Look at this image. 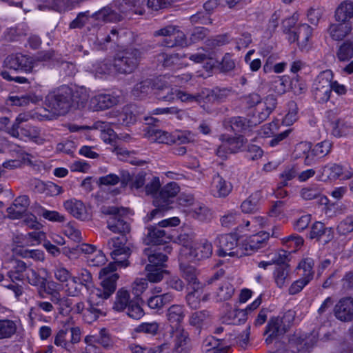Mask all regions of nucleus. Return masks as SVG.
<instances>
[{"label": "nucleus", "mask_w": 353, "mask_h": 353, "mask_svg": "<svg viewBox=\"0 0 353 353\" xmlns=\"http://www.w3.org/2000/svg\"><path fill=\"white\" fill-rule=\"evenodd\" d=\"M110 255L114 262L110 263L99 272V279L101 288H93L89 294L87 306L84 302L77 303L72 310L82 313L85 322L90 323L95 321L101 314L96 306L108 299L115 291L119 275L115 272L117 267L125 268L129 265L128 259L131 254V246L124 236L112 238L108 242Z\"/></svg>", "instance_id": "f257e3e1"}, {"label": "nucleus", "mask_w": 353, "mask_h": 353, "mask_svg": "<svg viewBox=\"0 0 353 353\" xmlns=\"http://www.w3.org/2000/svg\"><path fill=\"white\" fill-rule=\"evenodd\" d=\"M87 95L85 94L77 104L71 103V92L66 86H63L58 90L50 92L48 94L45 101V110L51 114H44L43 117L51 119L54 116L64 114L69 111L72 107L79 108L83 107L84 102L87 100Z\"/></svg>", "instance_id": "f03ea898"}, {"label": "nucleus", "mask_w": 353, "mask_h": 353, "mask_svg": "<svg viewBox=\"0 0 353 353\" xmlns=\"http://www.w3.org/2000/svg\"><path fill=\"white\" fill-rule=\"evenodd\" d=\"M176 241L182 245L180 251L181 264L185 268H188L184 264L185 260L196 261L209 258L213 251V247L207 240L195 241L192 236L187 234H180Z\"/></svg>", "instance_id": "7ed1b4c3"}, {"label": "nucleus", "mask_w": 353, "mask_h": 353, "mask_svg": "<svg viewBox=\"0 0 353 353\" xmlns=\"http://www.w3.org/2000/svg\"><path fill=\"white\" fill-rule=\"evenodd\" d=\"M168 323L175 328L171 332V336L175 342L176 349L186 344L188 334L180 325L185 316L184 308L180 305L170 306L166 313Z\"/></svg>", "instance_id": "20e7f679"}, {"label": "nucleus", "mask_w": 353, "mask_h": 353, "mask_svg": "<svg viewBox=\"0 0 353 353\" xmlns=\"http://www.w3.org/2000/svg\"><path fill=\"white\" fill-rule=\"evenodd\" d=\"M112 309L117 312L126 311L132 319H139L144 315V312L135 298L130 299L129 291L125 288L119 289L115 295Z\"/></svg>", "instance_id": "39448f33"}, {"label": "nucleus", "mask_w": 353, "mask_h": 353, "mask_svg": "<svg viewBox=\"0 0 353 353\" xmlns=\"http://www.w3.org/2000/svg\"><path fill=\"white\" fill-rule=\"evenodd\" d=\"M181 270L188 282L189 292L186 297L187 303L191 307L197 308L200 306L201 301L207 300L208 295L203 294L202 285L196 281V270L194 267L186 268L181 265Z\"/></svg>", "instance_id": "423d86ee"}, {"label": "nucleus", "mask_w": 353, "mask_h": 353, "mask_svg": "<svg viewBox=\"0 0 353 353\" xmlns=\"http://www.w3.org/2000/svg\"><path fill=\"white\" fill-rule=\"evenodd\" d=\"M243 239L240 236L236 228L234 232L221 235L219 237L218 254L220 256H232L240 258L245 256V251L243 249V240L238 243L239 240Z\"/></svg>", "instance_id": "0eeeda50"}, {"label": "nucleus", "mask_w": 353, "mask_h": 353, "mask_svg": "<svg viewBox=\"0 0 353 353\" xmlns=\"http://www.w3.org/2000/svg\"><path fill=\"white\" fill-rule=\"evenodd\" d=\"M149 263L146 265L147 279L151 283L160 282L168 272L165 269L167 256L154 250V253H148Z\"/></svg>", "instance_id": "6e6552de"}, {"label": "nucleus", "mask_w": 353, "mask_h": 353, "mask_svg": "<svg viewBox=\"0 0 353 353\" xmlns=\"http://www.w3.org/2000/svg\"><path fill=\"white\" fill-rule=\"evenodd\" d=\"M179 192V188L175 183H170L167 184L159 192V197L154 200V205L157 208L153 210L150 214L145 217V221H150L154 219L157 214L161 211L167 210L172 207L170 204L172 203L174 198Z\"/></svg>", "instance_id": "1a4fd4ad"}, {"label": "nucleus", "mask_w": 353, "mask_h": 353, "mask_svg": "<svg viewBox=\"0 0 353 353\" xmlns=\"http://www.w3.org/2000/svg\"><path fill=\"white\" fill-rule=\"evenodd\" d=\"M102 212L105 214L110 215L108 219V228L113 232L123 233L130 230L129 225L122 219L123 215L126 214L127 210L125 208H118L117 207L103 206Z\"/></svg>", "instance_id": "9d476101"}, {"label": "nucleus", "mask_w": 353, "mask_h": 353, "mask_svg": "<svg viewBox=\"0 0 353 353\" xmlns=\"http://www.w3.org/2000/svg\"><path fill=\"white\" fill-rule=\"evenodd\" d=\"M334 74L332 70H326L321 72L313 84V90L316 99L319 102L328 101L331 94V84Z\"/></svg>", "instance_id": "9b49d317"}, {"label": "nucleus", "mask_w": 353, "mask_h": 353, "mask_svg": "<svg viewBox=\"0 0 353 353\" xmlns=\"http://www.w3.org/2000/svg\"><path fill=\"white\" fill-rule=\"evenodd\" d=\"M353 176V170L343 168L336 163H328L319 171L318 177L323 181H334L337 179L346 180Z\"/></svg>", "instance_id": "f8f14e48"}, {"label": "nucleus", "mask_w": 353, "mask_h": 353, "mask_svg": "<svg viewBox=\"0 0 353 353\" xmlns=\"http://www.w3.org/2000/svg\"><path fill=\"white\" fill-rule=\"evenodd\" d=\"M137 64V52H126L121 55H118L114 61L112 67L103 71L104 73H110L113 71L119 73H130L136 68Z\"/></svg>", "instance_id": "ddd939ff"}, {"label": "nucleus", "mask_w": 353, "mask_h": 353, "mask_svg": "<svg viewBox=\"0 0 353 353\" xmlns=\"http://www.w3.org/2000/svg\"><path fill=\"white\" fill-rule=\"evenodd\" d=\"M243 238H245L243 240V249L245 252V255H248L264 247L270 239V234L264 231H257L244 235Z\"/></svg>", "instance_id": "4468645a"}, {"label": "nucleus", "mask_w": 353, "mask_h": 353, "mask_svg": "<svg viewBox=\"0 0 353 353\" xmlns=\"http://www.w3.org/2000/svg\"><path fill=\"white\" fill-rule=\"evenodd\" d=\"M294 312L288 311L283 318L275 317L270 319L267 325V334H269L266 341H270L272 339L286 331L287 327L294 319Z\"/></svg>", "instance_id": "2eb2a0df"}, {"label": "nucleus", "mask_w": 353, "mask_h": 353, "mask_svg": "<svg viewBox=\"0 0 353 353\" xmlns=\"http://www.w3.org/2000/svg\"><path fill=\"white\" fill-rule=\"evenodd\" d=\"M35 63L31 57L22 54H12L8 57L4 61L6 69L13 71H23L30 72L34 68Z\"/></svg>", "instance_id": "dca6fc26"}, {"label": "nucleus", "mask_w": 353, "mask_h": 353, "mask_svg": "<svg viewBox=\"0 0 353 353\" xmlns=\"http://www.w3.org/2000/svg\"><path fill=\"white\" fill-rule=\"evenodd\" d=\"M222 143L216 150V154L222 158H227L231 153L241 151L244 147V140L241 137L230 138L225 135L221 137Z\"/></svg>", "instance_id": "f3484780"}, {"label": "nucleus", "mask_w": 353, "mask_h": 353, "mask_svg": "<svg viewBox=\"0 0 353 353\" xmlns=\"http://www.w3.org/2000/svg\"><path fill=\"white\" fill-rule=\"evenodd\" d=\"M168 91L169 89L168 88H161L159 92H155V94L157 95L159 99L168 101H174L178 99L183 102L196 101L201 103V100H204L203 97L201 95H191L177 90H175L174 93L172 91L171 93H169Z\"/></svg>", "instance_id": "a211bd4d"}, {"label": "nucleus", "mask_w": 353, "mask_h": 353, "mask_svg": "<svg viewBox=\"0 0 353 353\" xmlns=\"http://www.w3.org/2000/svg\"><path fill=\"white\" fill-rule=\"evenodd\" d=\"M63 207L73 216L81 220H88L91 216L90 209L76 199L66 200L63 203Z\"/></svg>", "instance_id": "6ab92c4d"}, {"label": "nucleus", "mask_w": 353, "mask_h": 353, "mask_svg": "<svg viewBox=\"0 0 353 353\" xmlns=\"http://www.w3.org/2000/svg\"><path fill=\"white\" fill-rule=\"evenodd\" d=\"M79 249L85 255L86 261L90 266H101L107 261L103 252L90 244H83Z\"/></svg>", "instance_id": "aec40b11"}, {"label": "nucleus", "mask_w": 353, "mask_h": 353, "mask_svg": "<svg viewBox=\"0 0 353 353\" xmlns=\"http://www.w3.org/2000/svg\"><path fill=\"white\" fill-rule=\"evenodd\" d=\"M268 225V221L264 216H255L251 221H244L237 227V231L240 236L248 235L256 232Z\"/></svg>", "instance_id": "412c9836"}, {"label": "nucleus", "mask_w": 353, "mask_h": 353, "mask_svg": "<svg viewBox=\"0 0 353 353\" xmlns=\"http://www.w3.org/2000/svg\"><path fill=\"white\" fill-rule=\"evenodd\" d=\"M4 267L9 270L8 276L12 281L25 280L27 270L30 268L23 261L14 259L4 263Z\"/></svg>", "instance_id": "4be33fe9"}, {"label": "nucleus", "mask_w": 353, "mask_h": 353, "mask_svg": "<svg viewBox=\"0 0 353 353\" xmlns=\"http://www.w3.org/2000/svg\"><path fill=\"white\" fill-rule=\"evenodd\" d=\"M59 285L53 281H47L45 279V284L39 288V293L41 297H44L43 293H47L52 295V301L54 303L59 304L60 307L63 309V307H70L71 303L68 299H61L57 293Z\"/></svg>", "instance_id": "5701e85b"}, {"label": "nucleus", "mask_w": 353, "mask_h": 353, "mask_svg": "<svg viewBox=\"0 0 353 353\" xmlns=\"http://www.w3.org/2000/svg\"><path fill=\"white\" fill-rule=\"evenodd\" d=\"M46 233L41 231H33L26 235L17 236L14 243L19 247L35 246L46 241Z\"/></svg>", "instance_id": "b1692460"}, {"label": "nucleus", "mask_w": 353, "mask_h": 353, "mask_svg": "<svg viewBox=\"0 0 353 353\" xmlns=\"http://www.w3.org/2000/svg\"><path fill=\"white\" fill-rule=\"evenodd\" d=\"M332 143L329 140H324L318 143L312 148L311 154H307L304 163L307 165H311L314 163L317 159L322 158L327 155L332 149Z\"/></svg>", "instance_id": "393cba45"}, {"label": "nucleus", "mask_w": 353, "mask_h": 353, "mask_svg": "<svg viewBox=\"0 0 353 353\" xmlns=\"http://www.w3.org/2000/svg\"><path fill=\"white\" fill-rule=\"evenodd\" d=\"M156 35L168 36L169 41L166 39L165 45L168 47L174 46H183L184 42V34L183 32L176 31L173 26H168L156 32Z\"/></svg>", "instance_id": "a878e982"}, {"label": "nucleus", "mask_w": 353, "mask_h": 353, "mask_svg": "<svg viewBox=\"0 0 353 353\" xmlns=\"http://www.w3.org/2000/svg\"><path fill=\"white\" fill-rule=\"evenodd\" d=\"M335 315L337 319L343 321L353 319V299L341 300L335 306Z\"/></svg>", "instance_id": "bb28decb"}, {"label": "nucleus", "mask_w": 353, "mask_h": 353, "mask_svg": "<svg viewBox=\"0 0 353 353\" xmlns=\"http://www.w3.org/2000/svg\"><path fill=\"white\" fill-rule=\"evenodd\" d=\"M30 204L29 199L27 196H20L17 197L13 204L8 208V213L10 219H21L26 212Z\"/></svg>", "instance_id": "cd10ccee"}, {"label": "nucleus", "mask_w": 353, "mask_h": 353, "mask_svg": "<svg viewBox=\"0 0 353 353\" xmlns=\"http://www.w3.org/2000/svg\"><path fill=\"white\" fill-rule=\"evenodd\" d=\"M276 105V99L274 96H268L263 101L257 103V121L261 122L265 119L274 110Z\"/></svg>", "instance_id": "c85d7f7f"}, {"label": "nucleus", "mask_w": 353, "mask_h": 353, "mask_svg": "<svg viewBox=\"0 0 353 353\" xmlns=\"http://www.w3.org/2000/svg\"><path fill=\"white\" fill-rule=\"evenodd\" d=\"M118 101V99L114 96L100 94L91 99L90 106L94 110H104L113 106Z\"/></svg>", "instance_id": "c756f323"}, {"label": "nucleus", "mask_w": 353, "mask_h": 353, "mask_svg": "<svg viewBox=\"0 0 353 353\" xmlns=\"http://www.w3.org/2000/svg\"><path fill=\"white\" fill-rule=\"evenodd\" d=\"M231 184L224 180L219 175L215 176L213 178L210 191L215 196H225L231 192Z\"/></svg>", "instance_id": "7c9ffc66"}, {"label": "nucleus", "mask_w": 353, "mask_h": 353, "mask_svg": "<svg viewBox=\"0 0 353 353\" xmlns=\"http://www.w3.org/2000/svg\"><path fill=\"white\" fill-rule=\"evenodd\" d=\"M312 29L310 26L303 24L299 28L298 34L296 32H289L288 39L290 43L297 40L300 41L301 48H305L307 45L310 38L312 36Z\"/></svg>", "instance_id": "2f4dec72"}, {"label": "nucleus", "mask_w": 353, "mask_h": 353, "mask_svg": "<svg viewBox=\"0 0 353 353\" xmlns=\"http://www.w3.org/2000/svg\"><path fill=\"white\" fill-rule=\"evenodd\" d=\"M131 353H168L169 347L168 345L163 344L161 345H139L132 343L129 346Z\"/></svg>", "instance_id": "473e14b6"}, {"label": "nucleus", "mask_w": 353, "mask_h": 353, "mask_svg": "<svg viewBox=\"0 0 353 353\" xmlns=\"http://www.w3.org/2000/svg\"><path fill=\"white\" fill-rule=\"evenodd\" d=\"M148 234L145 239V243L148 245L150 244H161L166 243L170 239L169 236H167L165 231L158 228L157 227H150L148 229Z\"/></svg>", "instance_id": "72a5a7b5"}, {"label": "nucleus", "mask_w": 353, "mask_h": 353, "mask_svg": "<svg viewBox=\"0 0 353 353\" xmlns=\"http://www.w3.org/2000/svg\"><path fill=\"white\" fill-rule=\"evenodd\" d=\"M353 17V3L350 1L341 2L335 12V19L339 22H345Z\"/></svg>", "instance_id": "f704fd0d"}, {"label": "nucleus", "mask_w": 353, "mask_h": 353, "mask_svg": "<svg viewBox=\"0 0 353 353\" xmlns=\"http://www.w3.org/2000/svg\"><path fill=\"white\" fill-rule=\"evenodd\" d=\"M262 199L261 192H255L250 194L248 199L243 201L241 205L243 213H253L258 209V205Z\"/></svg>", "instance_id": "c9c22d12"}, {"label": "nucleus", "mask_w": 353, "mask_h": 353, "mask_svg": "<svg viewBox=\"0 0 353 353\" xmlns=\"http://www.w3.org/2000/svg\"><path fill=\"white\" fill-rule=\"evenodd\" d=\"M35 188L38 192L44 193L50 196H57L63 192L62 187L50 181L44 183L38 181L36 182Z\"/></svg>", "instance_id": "e433bc0d"}, {"label": "nucleus", "mask_w": 353, "mask_h": 353, "mask_svg": "<svg viewBox=\"0 0 353 353\" xmlns=\"http://www.w3.org/2000/svg\"><path fill=\"white\" fill-rule=\"evenodd\" d=\"M313 266L314 262L312 259L307 258L302 260L296 268L297 275L310 282L314 276Z\"/></svg>", "instance_id": "4c0bfd02"}, {"label": "nucleus", "mask_w": 353, "mask_h": 353, "mask_svg": "<svg viewBox=\"0 0 353 353\" xmlns=\"http://www.w3.org/2000/svg\"><path fill=\"white\" fill-rule=\"evenodd\" d=\"M257 118L254 115L252 119L248 120L246 118L238 117L231 120V128L234 131L240 132L246 130L248 128L257 125Z\"/></svg>", "instance_id": "58836bf2"}, {"label": "nucleus", "mask_w": 353, "mask_h": 353, "mask_svg": "<svg viewBox=\"0 0 353 353\" xmlns=\"http://www.w3.org/2000/svg\"><path fill=\"white\" fill-rule=\"evenodd\" d=\"M352 30V26L348 23L341 22L339 24H332L329 28L330 36L335 40H341L344 38Z\"/></svg>", "instance_id": "ea45409f"}, {"label": "nucleus", "mask_w": 353, "mask_h": 353, "mask_svg": "<svg viewBox=\"0 0 353 353\" xmlns=\"http://www.w3.org/2000/svg\"><path fill=\"white\" fill-rule=\"evenodd\" d=\"M336 57L340 61H349L353 58V34L339 46Z\"/></svg>", "instance_id": "a19ab883"}, {"label": "nucleus", "mask_w": 353, "mask_h": 353, "mask_svg": "<svg viewBox=\"0 0 353 353\" xmlns=\"http://www.w3.org/2000/svg\"><path fill=\"white\" fill-rule=\"evenodd\" d=\"M40 274L43 276H40L38 273L32 268L27 270L26 274L25 276V280H26L30 285L37 287L43 285L45 284L46 276L48 274V272L46 269H41Z\"/></svg>", "instance_id": "79ce46f5"}, {"label": "nucleus", "mask_w": 353, "mask_h": 353, "mask_svg": "<svg viewBox=\"0 0 353 353\" xmlns=\"http://www.w3.org/2000/svg\"><path fill=\"white\" fill-rule=\"evenodd\" d=\"M331 132L336 137H341L349 134L352 129L350 123L344 120H336L331 123Z\"/></svg>", "instance_id": "37998d69"}, {"label": "nucleus", "mask_w": 353, "mask_h": 353, "mask_svg": "<svg viewBox=\"0 0 353 353\" xmlns=\"http://www.w3.org/2000/svg\"><path fill=\"white\" fill-rule=\"evenodd\" d=\"M173 300V295L171 293H165L163 295H155L148 300V305L153 310H159L165 304Z\"/></svg>", "instance_id": "c03bdc74"}, {"label": "nucleus", "mask_w": 353, "mask_h": 353, "mask_svg": "<svg viewBox=\"0 0 353 353\" xmlns=\"http://www.w3.org/2000/svg\"><path fill=\"white\" fill-rule=\"evenodd\" d=\"M298 108L295 102L290 101L285 110L284 116L282 119V123L284 125L290 126L298 120Z\"/></svg>", "instance_id": "a18cd8bd"}, {"label": "nucleus", "mask_w": 353, "mask_h": 353, "mask_svg": "<svg viewBox=\"0 0 353 353\" xmlns=\"http://www.w3.org/2000/svg\"><path fill=\"white\" fill-rule=\"evenodd\" d=\"M42 97L41 96L32 95V96H10L8 101L11 105H26L30 102L36 103L41 101Z\"/></svg>", "instance_id": "49530a36"}, {"label": "nucleus", "mask_w": 353, "mask_h": 353, "mask_svg": "<svg viewBox=\"0 0 353 353\" xmlns=\"http://www.w3.org/2000/svg\"><path fill=\"white\" fill-rule=\"evenodd\" d=\"M73 278H77V282L81 288L85 286L91 292L92 288V278L91 274L85 269L81 270L78 274Z\"/></svg>", "instance_id": "de8ad7c7"}, {"label": "nucleus", "mask_w": 353, "mask_h": 353, "mask_svg": "<svg viewBox=\"0 0 353 353\" xmlns=\"http://www.w3.org/2000/svg\"><path fill=\"white\" fill-rule=\"evenodd\" d=\"M188 201H190V203L188 204H185V205L191 206L189 212L192 213L193 216L200 220H204L207 217L209 213L207 208L199 203L194 202L192 201V199L188 200Z\"/></svg>", "instance_id": "09e8293b"}, {"label": "nucleus", "mask_w": 353, "mask_h": 353, "mask_svg": "<svg viewBox=\"0 0 353 353\" xmlns=\"http://www.w3.org/2000/svg\"><path fill=\"white\" fill-rule=\"evenodd\" d=\"M148 138L151 141L159 143L168 144L172 142V137L168 132L159 130L150 131Z\"/></svg>", "instance_id": "8fccbe9b"}, {"label": "nucleus", "mask_w": 353, "mask_h": 353, "mask_svg": "<svg viewBox=\"0 0 353 353\" xmlns=\"http://www.w3.org/2000/svg\"><path fill=\"white\" fill-rule=\"evenodd\" d=\"M296 176V171L293 168L285 170L281 174V185L279 186L278 190L275 192L276 197H284L286 196L287 192L285 191L281 190L280 189L287 185V181L291 180Z\"/></svg>", "instance_id": "3c124183"}, {"label": "nucleus", "mask_w": 353, "mask_h": 353, "mask_svg": "<svg viewBox=\"0 0 353 353\" xmlns=\"http://www.w3.org/2000/svg\"><path fill=\"white\" fill-rule=\"evenodd\" d=\"M17 330L16 323L10 320L0 321V339L9 338Z\"/></svg>", "instance_id": "603ef678"}, {"label": "nucleus", "mask_w": 353, "mask_h": 353, "mask_svg": "<svg viewBox=\"0 0 353 353\" xmlns=\"http://www.w3.org/2000/svg\"><path fill=\"white\" fill-rule=\"evenodd\" d=\"M148 281L147 279L140 278L136 279L134 281L132 284V292L134 296V298L139 302L141 299V294L146 290L148 288Z\"/></svg>", "instance_id": "864d4df0"}, {"label": "nucleus", "mask_w": 353, "mask_h": 353, "mask_svg": "<svg viewBox=\"0 0 353 353\" xmlns=\"http://www.w3.org/2000/svg\"><path fill=\"white\" fill-rule=\"evenodd\" d=\"M39 135V130L37 128L27 125L26 128H22L20 130L19 136L18 137L26 141L28 140H32L37 142Z\"/></svg>", "instance_id": "5fc2aeb1"}, {"label": "nucleus", "mask_w": 353, "mask_h": 353, "mask_svg": "<svg viewBox=\"0 0 353 353\" xmlns=\"http://www.w3.org/2000/svg\"><path fill=\"white\" fill-rule=\"evenodd\" d=\"M234 292V287L229 283H224L219 288L216 296L219 301H225L230 299Z\"/></svg>", "instance_id": "6e6d98bb"}, {"label": "nucleus", "mask_w": 353, "mask_h": 353, "mask_svg": "<svg viewBox=\"0 0 353 353\" xmlns=\"http://www.w3.org/2000/svg\"><path fill=\"white\" fill-rule=\"evenodd\" d=\"M246 311L244 310L236 309L234 310L229 314V319L228 323L229 324H241L245 322L248 318Z\"/></svg>", "instance_id": "4d7b16f0"}, {"label": "nucleus", "mask_w": 353, "mask_h": 353, "mask_svg": "<svg viewBox=\"0 0 353 353\" xmlns=\"http://www.w3.org/2000/svg\"><path fill=\"white\" fill-rule=\"evenodd\" d=\"M63 232L65 236L74 241H80L82 239L81 232L72 223L64 226Z\"/></svg>", "instance_id": "13d9d810"}, {"label": "nucleus", "mask_w": 353, "mask_h": 353, "mask_svg": "<svg viewBox=\"0 0 353 353\" xmlns=\"http://www.w3.org/2000/svg\"><path fill=\"white\" fill-rule=\"evenodd\" d=\"M311 144L309 142L303 141L298 143L294 150V158L306 157L307 154H311Z\"/></svg>", "instance_id": "bf43d9fd"}, {"label": "nucleus", "mask_w": 353, "mask_h": 353, "mask_svg": "<svg viewBox=\"0 0 353 353\" xmlns=\"http://www.w3.org/2000/svg\"><path fill=\"white\" fill-rule=\"evenodd\" d=\"M67 335L66 330H60L54 336V345L69 350L70 343L67 341Z\"/></svg>", "instance_id": "052dcab7"}, {"label": "nucleus", "mask_w": 353, "mask_h": 353, "mask_svg": "<svg viewBox=\"0 0 353 353\" xmlns=\"http://www.w3.org/2000/svg\"><path fill=\"white\" fill-rule=\"evenodd\" d=\"M13 252L16 254H20L23 257L32 258L36 261H43L45 259V254L41 250H26L24 252H19L17 248L13 249Z\"/></svg>", "instance_id": "680f3d73"}, {"label": "nucleus", "mask_w": 353, "mask_h": 353, "mask_svg": "<svg viewBox=\"0 0 353 353\" xmlns=\"http://www.w3.org/2000/svg\"><path fill=\"white\" fill-rule=\"evenodd\" d=\"M172 141L185 143L194 140V134L188 131H177L172 135Z\"/></svg>", "instance_id": "e2e57ef3"}, {"label": "nucleus", "mask_w": 353, "mask_h": 353, "mask_svg": "<svg viewBox=\"0 0 353 353\" xmlns=\"http://www.w3.org/2000/svg\"><path fill=\"white\" fill-rule=\"evenodd\" d=\"M160 181L157 177H154L152 180L145 187V192L147 194L151 195L154 200H156L157 197H159V190L160 188Z\"/></svg>", "instance_id": "0e129e2a"}, {"label": "nucleus", "mask_w": 353, "mask_h": 353, "mask_svg": "<svg viewBox=\"0 0 353 353\" xmlns=\"http://www.w3.org/2000/svg\"><path fill=\"white\" fill-rule=\"evenodd\" d=\"M288 274V272L286 268L283 267H279L274 271V280L276 285L279 288H282L285 284V281Z\"/></svg>", "instance_id": "69168bd1"}, {"label": "nucleus", "mask_w": 353, "mask_h": 353, "mask_svg": "<svg viewBox=\"0 0 353 353\" xmlns=\"http://www.w3.org/2000/svg\"><path fill=\"white\" fill-rule=\"evenodd\" d=\"M240 218V214L236 211H230L221 218V223L224 227H231Z\"/></svg>", "instance_id": "338daca9"}, {"label": "nucleus", "mask_w": 353, "mask_h": 353, "mask_svg": "<svg viewBox=\"0 0 353 353\" xmlns=\"http://www.w3.org/2000/svg\"><path fill=\"white\" fill-rule=\"evenodd\" d=\"M339 233L347 234L353 231V216L347 217L341 221L337 228Z\"/></svg>", "instance_id": "774afa93"}]
</instances>
